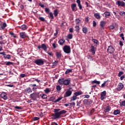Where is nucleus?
<instances>
[{"label": "nucleus", "mask_w": 125, "mask_h": 125, "mask_svg": "<svg viewBox=\"0 0 125 125\" xmlns=\"http://www.w3.org/2000/svg\"><path fill=\"white\" fill-rule=\"evenodd\" d=\"M64 78L60 79L58 80L59 84H64Z\"/></svg>", "instance_id": "nucleus-26"}, {"label": "nucleus", "mask_w": 125, "mask_h": 125, "mask_svg": "<svg viewBox=\"0 0 125 125\" xmlns=\"http://www.w3.org/2000/svg\"><path fill=\"white\" fill-rule=\"evenodd\" d=\"M75 23L77 24V25H79L81 23V20H79V19H76L75 20Z\"/></svg>", "instance_id": "nucleus-40"}, {"label": "nucleus", "mask_w": 125, "mask_h": 125, "mask_svg": "<svg viewBox=\"0 0 125 125\" xmlns=\"http://www.w3.org/2000/svg\"><path fill=\"white\" fill-rule=\"evenodd\" d=\"M108 82V81H105L104 82L103 84H102L101 87H105V84H106V83Z\"/></svg>", "instance_id": "nucleus-51"}, {"label": "nucleus", "mask_w": 125, "mask_h": 125, "mask_svg": "<svg viewBox=\"0 0 125 125\" xmlns=\"http://www.w3.org/2000/svg\"><path fill=\"white\" fill-rule=\"evenodd\" d=\"M93 27H96V21H93Z\"/></svg>", "instance_id": "nucleus-64"}, {"label": "nucleus", "mask_w": 125, "mask_h": 125, "mask_svg": "<svg viewBox=\"0 0 125 125\" xmlns=\"http://www.w3.org/2000/svg\"><path fill=\"white\" fill-rule=\"evenodd\" d=\"M20 28L21 29L22 31H25V30H27V29H28V27H27V25L23 24L20 26Z\"/></svg>", "instance_id": "nucleus-20"}, {"label": "nucleus", "mask_w": 125, "mask_h": 125, "mask_svg": "<svg viewBox=\"0 0 125 125\" xmlns=\"http://www.w3.org/2000/svg\"><path fill=\"white\" fill-rule=\"evenodd\" d=\"M38 120H40L39 117H35L33 118V121H38Z\"/></svg>", "instance_id": "nucleus-61"}, {"label": "nucleus", "mask_w": 125, "mask_h": 125, "mask_svg": "<svg viewBox=\"0 0 125 125\" xmlns=\"http://www.w3.org/2000/svg\"><path fill=\"white\" fill-rule=\"evenodd\" d=\"M92 83H96L97 84H100V81H97V80H94L92 81Z\"/></svg>", "instance_id": "nucleus-36"}, {"label": "nucleus", "mask_w": 125, "mask_h": 125, "mask_svg": "<svg viewBox=\"0 0 125 125\" xmlns=\"http://www.w3.org/2000/svg\"><path fill=\"white\" fill-rule=\"evenodd\" d=\"M54 99H55V97L53 96L51 97L49 99V101H54Z\"/></svg>", "instance_id": "nucleus-57"}, {"label": "nucleus", "mask_w": 125, "mask_h": 125, "mask_svg": "<svg viewBox=\"0 0 125 125\" xmlns=\"http://www.w3.org/2000/svg\"><path fill=\"white\" fill-rule=\"evenodd\" d=\"M9 35H11V36H12V37H13V38H17V36L15 35V34H14V33L12 32H9Z\"/></svg>", "instance_id": "nucleus-44"}, {"label": "nucleus", "mask_w": 125, "mask_h": 125, "mask_svg": "<svg viewBox=\"0 0 125 125\" xmlns=\"http://www.w3.org/2000/svg\"><path fill=\"white\" fill-rule=\"evenodd\" d=\"M44 91L45 93L46 94L49 93V92H51V90H50L49 88H46L45 90H44Z\"/></svg>", "instance_id": "nucleus-29"}, {"label": "nucleus", "mask_w": 125, "mask_h": 125, "mask_svg": "<svg viewBox=\"0 0 125 125\" xmlns=\"http://www.w3.org/2000/svg\"><path fill=\"white\" fill-rule=\"evenodd\" d=\"M76 2L78 3L79 9H82L83 8V6H82V4H81V0H77Z\"/></svg>", "instance_id": "nucleus-23"}, {"label": "nucleus", "mask_w": 125, "mask_h": 125, "mask_svg": "<svg viewBox=\"0 0 125 125\" xmlns=\"http://www.w3.org/2000/svg\"><path fill=\"white\" fill-rule=\"evenodd\" d=\"M47 98V95L45 94H43V99H46Z\"/></svg>", "instance_id": "nucleus-62"}, {"label": "nucleus", "mask_w": 125, "mask_h": 125, "mask_svg": "<svg viewBox=\"0 0 125 125\" xmlns=\"http://www.w3.org/2000/svg\"><path fill=\"white\" fill-rule=\"evenodd\" d=\"M5 38V35L0 36V41H2L3 40H4Z\"/></svg>", "instance_id": "nucleus-49"}, {"label": "nucleus", "mask_w": 125, "mask_h": 125, "mask_svg": "<svg viewBox=\"0 0 125 125\" xmlns=\"http://www.w3.org/2000/svg\"><path fill=\"white\" fill-rule=\"evenodd\" d=\"M82 31L84 34H86L87 33V27H84L82 29Z\"/></svg>", "instance_id": "nucleus-32"}, {"label": "nucleus", "mask_w": 125, "mask_h": 125, "mask_svg": "<svg viewBox=\"0 0 125 125\" xmlns=\"http://www.w3.org/2000/svg\"><path fill=\"white\" fill-rule=\"evenodd\" d=\"M54 15L56 17L58 15V10L56 9L54 10Z\"/></svg>", "instance_id": "nucleus-35"}, {"label": "nucleus", "mask_w": 125, "mask_h": 125, "mask_svg": "<svg viewBox=\"0 0 125 125\" xmlns=\"http://www.w3.org/2000/svg\"><path fill=\"white\" fill-rule=\"evenodd\" d=\"M120 15H121V16H123V15H125V12L124 11H121L120 12V13H119Z\"/></svg>", "instance_id": "nucleus-58"}, {"label": "nucleus", "mask_w": 125, "mask_h": 125, "mask_svg": "<svg viewBox=\"0 0 125 125\" xmlns=\"http://www.w3.org/2000/svg\"><path fill=\"white\" fill-rule=\"evenodd\" d=\"M39 20H41L42 22H44L45 21V19L42 17H40L39 18Z\"/></svg>", "instance_id": "nucleus-43"}, {"label": "nucleus", "mask_w": 125, "mask_h": 125, "mask_svg": "<svg viewBox=\"0 0 125 125\" xmlns=\"http://www.w3.org/2000/svg\"><path fill=\"white\" fill-rule=\"evenodd\" d=\"M106 25V21H101L100 22V27L101 28V30H104V26Z\"/></svg>", "instance_id": "nucleus-13"}, {"label": "nucleus", "mask_w": 125, "mask_h": 125, "mask_svg": "<svg viewBox=\"0 0 125 125\" xmlns=\"http://www.w3.org/2000/svg\"><path fill=\"white\" fill-rule=\"evenodd\" d=\"M54 113H53L51 116L52 119H53V120H57V119L62 118V115L66 114L67 111L65 110H61V109L59 108H55L54 109Z\"/></svg>", "instance_id": "nucleus-1"}, {"label": "nucleus", "mask_w": 125, "mask_h": 125, "mask_svg": "<svg viewBox=\"0 0 125 125\" xmlns=\"http://www.w3.org/2000/svg\"><path fill=\"white\" fill-rule=\"evenodd\" d=\"M48 17L51 19H54V16H53V13H52V12H50L49 13Z\"/></svg>", "instance_id": "nucleus-31"}, {"label": "nucleus", "mask_w": 125, "mask_h": 125, "mask_svg": "<svg viewBox=\"0 0 125 125\" xmlns=\"http://www.w3.org/2000/svg\"><path fill=\"white\" fill-rule=\"evenodd\" d=\"M90 51L92 53V54L93 55H94L95 54V52L96 51V48L94 47V46H91L90 47Z\"/></svg>", "instance_id": "nucleus-16"}, {"label": "nucleus", "mask_w": 125, "mask_h": 125, "mask_svg": "<svg viewBox=\"0 0 125 125\" xmlns=\"http://www.w3.org/2000/svg\"><path fill=\"white\" fill-rule=\"evenodd\" d=\"M56 89L57 90H58V91H60V90H61V89H62V88H61V87L60 86V85H58L56 86Z\"/></svg>", "instance_id": "nucleus-45"}, {"label": "nucleus", "mask_w": 125, "mask_h": 125, "mask_svg": "<svg viewBox=\"0 0 125 125\" xmlns=\"http://www.w3.org/2000/svg\"><path fill=\"white\" fill-rule=\"evenodd\" d=\"M40 92H34L32 94H31L30 96L31 99L33 100H36L37 98H40Z\"/></svg>", "instance_id": "nucleus-2"}, {"label": "nucleus", "mask_w": 125, "mask_h": 125, "mask_svg": "<svg viewBox=\"0 0 125 125\" xmlns=\"http://www.w3.org/2000/svg\"><path fill=\"white\" fill-rule=\"evenodd\" d=\"M37 48H38V49H41V48H42V49L44 51H46V50H47V47L46 46V45L44 43L42 44L41 45L38 46Z\"/></svg>", "instance_id": "nucleus-6"}, {"label": "nucleus", "mask_w": 125, "mask_h": 125, "mask_svg": "<svg viewBox=\"0 0 125 125\" xmlns=\"http://www.w3.org/2000/svg\"><path fill=\"white\" fill-rule=\"evenodd\" d=\"M81 104H82V101L77 102V106H78V107H81Z\"/></svg>", "instance_id": "nucleus-54"}, {"label": "nucleus", "mask_w": 125, "mask_h": 125, "mask_svg": "<svg viewBox=\"0 0 125 125\" xmlns=\"http://www.w3.org/2000/svg\"><path fill=\"white\" fill-rule=\"evenodd\" d=\"M20 37L21 39H25L28 36H27V33H26V32H22L20 33Z\"/></svg>", "instance_id": "nucleus-11"}, {"label": "nucleus", "mask_w": 125, "mask_h": 125, "mask_svg": "<svg viewBox=\"0 0 125 125\" xmlns=\"http://www.w3.org/2000/svg\"><path fill=\"white\" fill-rule=\"evenodd\" d=\"M6 26H7V25L5 22L3 23L2 25L1 24L0 26H1V30H4V29H5V27H6Z\"/></svg>", "instance_id": "nucleus-28"}, {"label": "nucleus", "mask_w": 125, "mask_h": 125, "mask_svg": "<svg viewBox=\"0 0 125 125\" xmlns=\"http://www.w3.org/2000/svg\"><path fill=\"white\" fill-rule=\"evenodd\" d=\"M71 8L72 11H77L78 9L77 8V4L76 3L71 4Z\"/></svg>", "instance_id": "nucleus-17"}, {"label": "nucleus", "mask_w": 125, "mask_h": 125, "mask_svg": "<svg viewBox=\"0 0 125 125\" xmlns=\"http://www.w3.org/2000/svg\"><path fill=\"white\" fill-rule=\"evenodd\" d=\"M104 14L105 15V17L106 18L109 17V16H111V14L110 13V12H108V11H105L104 13Z\"/></svg>", "instance_id": "nucleus-27"}, {"label": "nucleus", "mask_w": 125, "mask_h": 125, "mask_svg": "<svg viewBox=\"0 0 125 125\" xmlns=\"http://www.w3.org/2000/svg\"><path fill=\"white\" fill-rule=\"evenodd\" d=\"M119 36L121 38H122V39L123 41H125V37H124V33H121V34L119 35Z\"/></svg>", "instance_id": "nucleus-52"}, {"label": "nucleus", "mask_w": 125, "mask_h": 125, "mask_svg": "<svg viewBox=\"0 0 125 125\" xmlns=\"http://www.w3.org/2000/svg\"><path fill=\"white\" fill-rule=\"evenodd\" d=\"M83 97H84V98H89L90 96H89V95H84L83 96Z\"/></svg>", "instance_id": "nucleus-60"}, {"label": "nucleus", "mask_w": 125, "mask_h": 125, "mask_svg": "<svg viewBox=\"0 0 125 125\" xmlns=\"http://www.w3.org/2000/svg\"><path fill=\"white\" fill-rule=\"evenodd\" d=\"M94 16L96 19H100V18H101V17H100V14L98 13H95Z\"/></svg>", "instance_id": "nucleus-24"}, {"label": "nucleus", "mask_w": 125, "mask_h": 125, "mask_svg": "<svg viewBox=\"0 0 125 125\" xmlns=\"http://www.w3.org/2000/svg\"><path fill=\"white\" fill-rule=\"evenodd\" d=\"M26 92L27 93H32V89L30 87H28L26 89Z\"/></svg>", "instance_id": "nucleus-37"}, {"label": "nucleus", "mask_w": 125, "mask_h": 125, "mask_svg": "<svg viewBox=\"0 0 125 125\" xmlns=\"http://www.w3.org/2000/svg\"><path fill=\"white\" fill-rule=\"evenodd\" d=\"M67 39H69V40H72V39H73V34H69L67 35Z\"/></svg>", "instance_id": "nucleus-38"}, {"label": "nucleus", "mask_w": 125, "mask_h": 125, "mask_svg": "<svg viewBox=\"0 0 125 125\" xmlns=\"http://www.w3.org/2000/svg\"><path fill=\"white\" fill-rule=\"evenodd\" d=\"M47 53L49 56H53V55H54V54L51 52H47Z\"/></svg>", "instance_id": "nucleus-55"}, {"label": "nucleus", "mask_w": 125, "mask_h": 125, "mask_svg": "<svg viewBox=\"0 0 125 125\" xmlns=\"http://www.w3.org/2000/svg\"><path fill=\"white\" fill-rule=\"evenodd\" d=\"M124 88V84H123V83H120L118 84V87H117V90L118 91H121Z\"/></svg>", "instance_id": "nucleus-15"}, {"label": "nucleus", "mask_w": 125, "mask_h": 125, "mask_svg": "<svg viewBox=\"0 0 125 125\" xmlns=\"http://www.w3.org/2000/svg\"><path fill=\"white\" fill-rule=\"evenodd\" d=\"M56 56L58 59H60L61 57L62 56V54H61V51L60 52H56Z\"/></svg>", "instance_id": "nucleus-19"}, {"label": "nucleus", "mask_w": 125, "mask_h": 125, "mask_svg": "<svg viewBox=\"0 0 125 125\" xmlns=\"http://www.w3.org/2000/svg\"><path fill=\"white\" fill-rule=\"evenodd\" d=\"M58 63V61H55L52 63L53 64V66H57Z\"/></svg>", "instance_id": "nucleus-56"}, {"label": "nucleus", "mask_w": 125, "mask_h": 125, "mask_svg": "<svg viewBox=\"0 0 125 125\" xmlns=\"http://www.w3.org/2000/svg\"><path fill=\"white\" fill-rule=\"evenodd\" d=\"M71 83V78H68L67 79H64L63 84L64 85H69Z\"/></svg>", "instance_id": "nucleus-10"}, {"label": "nucleus", "mask_w": 125, "mask_h": 125, "mask_svg": "<svg viewBox=\"0 0 125 125\" xmlns=\"http://www.w3.org/2000/svg\"><path fill=\"white\" fill-rule=\"evenodd\" d=\"M69 31L70 32V33H73V32H74V28H69Z\"/></svg>", "instance_id": "nucleus-63"}, {"label": "nucleus", "mask_w": 125, "mask_h": 125, "mask_svg": "<svg viewBox=\"0 0 125 125\" xmlns=\"http://www.w3.org/2000/svg\"><path fill=\"white\" fill-rule=\"evenodd\" d=\"M74 94V96L77 97V96L82 95V94H83V92H82L81 91H79L75 92Z\"/></svg>", "instance_id": "nucleus-21"}, {"label": "nucleus", "mask_w": 125, "mask_h": 125, "mask_svg": "<svg viewBox=\"0 0 125 125\" xmlns=\"http://www.w3.org/2000/svg\"><path fill=\"white\" fill-rule=\"evenodd\" d=\"M107 51L110 54H113L114 51H115V48H114V47H113L112 45H109L108 46Z\"/></svg>", "instance_id": "nucleus-5"}, {"label": "nucleus", "mask_w": 125, "mask_h": 125, "mask_svg": "<svg viewBox=\"0 0 125 125\" xmlns=\"http://www.w3.org/2000/svg\"><path fill=\"white\" fill-rule=\"evenodd\" d=\"M116 4H117L118 6H122V7H125V2L124 1L118 0L116 2Z\"/></svg>", "instance_id": "nucleus-7"}, {"label": "nucleus", "mask_w": 125, "mask_h": 125, "mask_svg": "<svg viewBox=\"0 0 125 125\" xmlns=\"http://www.w3.org/2000/svg\"><path fill=\"white\" fill-rule=\"evenodd\" d=\"M120 113L121 111L119 109H116L113 111V114L115 115V116L119 115V114H120Z\"/></svg>", "instance_id": "nucleus-25"}, {"label": "nucleus", "mask_w": 125, "mask_h": 125, "mask_svg": "<svg viewBox=\"0 0 125 125\" xmlns=\"http://www.w3.org/2000/svg\"><path fill=\"white\" fill-rule=\"evenodd\" d=\"M104 111L105 113H108L111 111V107L109 105H106L104 108Z\"/></svg>", "instance_id": "nucleus-18"}, {"label": "nucleus", "mask_w": 125, "mask_h": 125, "mask_svg": "<svg viewBox=\"0 0 125 125\" xmlns=\"http://www.w3.org/2000/svg\"><path fill=\"white\" fill-rule=\"evenodd\" d=\"M109 29H110V30H114V29H115V25H114V24H111L109 26Z\"/></svg>", "instance_id": "nucleus-39"}, {"label": "nucleus", "mask_w": 125, "mask_h": 125, "mask_svg": "<svg viewBox=\"0 0 125 125\" xmlns=\"http://www.w3.org/2000/svg\"><path fill=\"white\" fill-rule=\"evenodd\" d=\"M62 97H59L57 100H56L55 101H54V102L55 103H56V102H59L60 101V100H61L62 99Z\"/></svg>", "instance_id": "nucleus-48"}, {"label": "nucleus", "mask_w": 125, "mask_h": 125, "mask_svg": "<svg viewBox=\"0 0 125 125\" xmlns=\"http://www.w3.org/2000/svg\"><path fill=\"white\" fill-rule=\"evenodd\" d=\"M1 98L4 99V100H7L8 99V97H7V94L6 93L3 92L0 94Z\"/></svg>", "instance_id": "nucleus-12"}, {"label": "nucleus", "mask_w": 125, "mask_h": 125, "mask_svg": "<svg viewBox=\"0 0 125 125\" xmlns=\"http://www.w3.org/2000/svg\"><path fill=\"white\" fill-rule=\"evenodd\" d=\"M4 58H7V59H10L11 58V56L10 55H6L4 56Z\"/></svg>", "instance_id": "nucleus-46"}, {"label": "nucleus", "mask_w": 125, "mask_h": 125, "mask_svg": "<svg viewBox=\"0 0 125 125\" xmlns=\"http://www.w3.org/2000/svg\"><path fill=\"white\" fill-rule=\"evenodd\" d=\"M58 43L60 45H63L64 43H65V40L64 39H61L59 41Z\"/></svg>", "instance_id": "nucleus-22"}, {"label": "nucleus", "mask_w": 125, "mask_h": 125, "mask_svg": "<svg viewBox=\"0 0 125 125\" xmlns=\"http://www.w3.org/2000/svg\"><path fill=\"white\" fill-rule=\"evenodd\" d=\"M83 103L85 105H90V104H92V101L91 100L84 99L83 101Z\"/></svg>", "instance_id": "nucleus-8"}, {"label": "nucleus", "mask_w": 125, "mask_h": 125, "mask_svg": "<svg viewBox=\"0 0 125 125\" xmlns=\"http://www.w3.org/2000/svg\"><path fill=\"white\" fill-rule=\"evenodd\" d=\"M120 106H125V100L121 102V103H120Z\"/></svg>", "instance_id": "nucleus-50"}, {"label": "nucleus", "mask_w": 125, "mask_h": 125, "mask_svg": "<svg viewBox=\"0 0 125 125\" xmlns=\"http://www.w3.org/2000/svg\"><path fill=\"white\" fill-rule=\"evenodd\" d=\"M92 42H93L94 43H96V44H98V41L96 39H93Z\"/></svg>", "instance_id": "nucleus-47"}, {"label": "nucleus", "mask_w": 125, "mask_h": 125, "mask_svg": "<svg viewBox=\"0 0 125 125\" xmlns=\"http://www.w3.org/2000/svg\"><path fill=\"white\" fill-rule=\"evenodd\" d=\"M122 75H124V72L123 71L119 72V73H118V77H121Z\"/></svg>", "instance_id": "nucleus-59"}, {"label": "nucleus", "mask_w": 125, "mask_h": 125, "mask_svg": "<svg viewBox=\"0 0 125 125\" xmlns=\"http://www.w3.org/2000/svg\"><path fill=\"white\" fill-rule=\"evenodd\" d=\"M34 63L36 64V65H38V66H42V65H43L44 64V62L42 59H39L34 61Z\"/></svg>", "instance_id": "nucleus-4"}, {"label": "nucleus", "mask_w": 125, "mask_h": 125, "mask_svg": "<svg viewBox=\"0 0 125 125\" xmlns=\"http://www.w3.org/2000/svg\"><path fill=\"white\" fill-rule=\"evenodd\" d=\"M72 72V69H67L65 72V75H68L69 73H71Z\"/></svg>", "instance_id": "nucleus-41"}, {"label": "nucleus", "mask_w": 125, "mask_h": 125, "mask_svg": "<svg viewBox=\"0 0 125 125\" xmlns=\"http://www.w3.org/2000/svg\"><path fill=\"white\" fill-rule=\"evenodd\" d=\"M70 89H72V88H70L69 90H67L66 91L64 97H69V96H71V95H72V91L70 90Z\"/></svg>", "instance_id": "nucleus-9"}, {"label": "nucleus", "mask_w": 125, "mask_h": 125, "mask_svg": "<svg viewBox=\"0 0 125 125\" xmlns=\"http://www.w3.org/2000/svg\"><path fill=\"white\" fill-rule=\"evenodd\" d=\"M106 91H104L103 92H102L101 94V100H104L105 99V96H106Z\"/></svg>", "instance_id": "nucleus-14"}, {"label": "nucleus", "mask_w": 125, "mask_h": 125, "mask_svg": "<svg viewBox=\"0 0 125 125\" xmlns=\"http://www.w3.org/2000/svg\"><path fill=\"white\" fill-rule=\"evenodd\" d=\"M15 109H17V110H22V107L16 106L14 107Z\"/></svg>", "instance_id": "nucleus-53"}, {"label": "nucleus", "mask_w": 125, "mask_h": 125, "mask_svg": "<svg viewBox=\"0 0 125 125\" xmlns=\"http://www.w3.org/2000/svg\"><path fill=\"white\" fill-rule=\"evenodd\" d=\"M5 64L6 66H10V65H13L14 63L11 62H5Z\"/></svg>", "instance_id": "nucleus-30"}, {"label": "nucleus", "mask_w": 125, "mask_h": 125, "mask_svg": "<svg viewBox=\"0 0 125 125\" xmlns=\"http://www.w3.org/2000/svg\"><path fill=\"white\" fill-rule=\"evenodd\" d=\"M45 12L46 13V14H49L50 13V9H49L48 8H45Z\"/></svg>", "instance_id": "nucleus-34"}, {"label": "nucleus", "mask_w": 125, "mask_h": 125, "mask_svg": "<svg viewBox=\"0 0 125 125\" xmlns=\"http://www.w3.org/2000/svg\"><path fill=\"white\" fill-rule=\"evenodd\" d=\"M75 32H79L80 31V26H78V25H76L75 26Z\"/></svg>", "instance_id": "nucleus-33"}, {"label": "nucleus", "mask_w": 125, "mask_h": 125, "mask_svg": "<svg viewBox=\"0 0 125 125\" xmlns=\"http://www.w3.org/2000/svg\"><path fill=\"white\" fill-rule=\"evenodd\" d=\"M77 100V97L76 96H73L71 98V101H75Z\"/></svg>", "instance_id": "nucleus-42"}, {"label": "nucleus", "mask_w": 125, "mask_h": 125, "mask_svg": "<svg viewBox=\"0 0 125 125\" xmlns=\"http://www.w3.org/2000/svg\"><path fill=\"white\" fill-rule=\"evenodd\" d=\"M64 52L66 53V54H69L71 53V47L69 45H65L63 46L62 48Z\"/></svg>", "instance_id": "nucleus-3"}]
</instances>
